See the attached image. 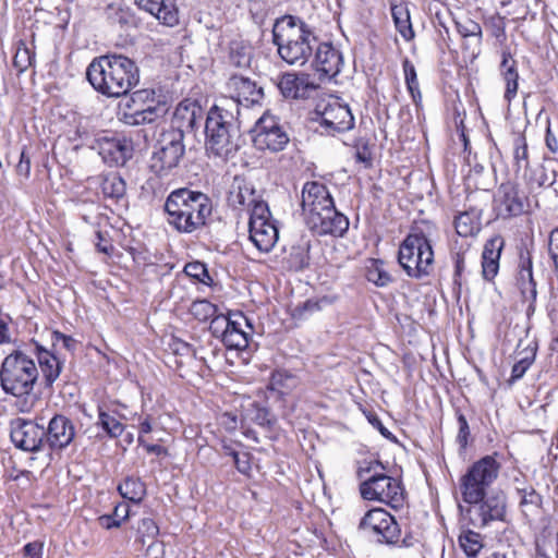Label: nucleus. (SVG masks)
<instances>
[{"label":"nucleus","instance_id":"f257e3e1","mask_svg":"<svg viewBox=\"0 0 558 558\" xmlns=\"http://www.w3.org/2000/svg\"><path fill=\"white\" fill-rule=\"evenodd\" d=\"M86 77L98 93L119 98L138 84L140 70L130 58L110 53L95 58L87 68Z\"/></svg>","mask_w":558,"mask_h":558},{"label":"nucleus","instance_id":"f03ea898","mask_svg":"<svg viewBox=\"0 0 558 558\" xmlns=\"http://www.w3.org/2000/svg\"><path fill=\"white\" fill-rule=\"evenodd\" d=\"M213 210L210 198L198 191L182 187L172 191L166 202L167 222L180 233H194L207 225Z\"/></svg>","mask_w":558,"mask_h":558},{"label":"nucleus","instance_id":"7ed1b4c3","mask_svg":"<svg viewBox=\"0 0 558 558\" xmlns=\"http://www.w3.org/2000/svg\"><path fill=\"white\" fill-rule=\"evenodd\" d=\"M240 110L233 100H220L207 112L205 122L206 148L222 158L233 155L240 147Z\"/></svg>","mask_w":558,"mask_h":558},{"label":"nucleus","instance_id":"20e7f679","mask_svg":"<svg viewBox=\"0 0 558 558\" xmlns=\"http://www.w3.org/2000/svg\"><path fill=\"white\" fill-rule=\"evenodd\" d=\"M272 43L286 63L303 66L314 53L317 37L302 19L283 15L274 24Z\"/></svg>","mask_w":558,"mask_h":558},{"label":"nucleus","instance_id":"39448f33","mask_svg":"<svg viewBox=\"0 0 558 558\" xmlns=\"http://www.w3.org/2000/svg\"><path fill=\"white\" fill-rule=\"evenodd\" d=\"M460 490L463 501L470 505L465 511L470 524L482 529L492 521L504 520L505 495L482 485L470 469L460 480Z\"/></svg>","mask_w":558,"mask_h":558},{"label":"nucleus","instance_id":"423d86ee","mask_svg":"<svg viewBox=\"0 0 558 558\" xmlns=\"http://www.w3.org/2000/svg\"><path fill=\"white\" fill-rule=\"evenodd\" d=\"M39 372L36 363L21 350L8 354L0 367V387L10 396L26 398L33 393Z\"/></svg>","mask_w":558,"mask_h":558},{"label":"nucleus","instance_id":"0eeeda50","mask_svg":"<svg viewBox=\"0 0 558 558\" xmlns=\"http://www.w3.org/2000/svg\"><path fill=\"white\" fill-rule=\"evenodd\" d=\"M379 465V462H367L366 466L359 468L357 476L360 480H363L360 485L361 495L366 500H378L397 509L403 505L404 500L403 488L400 482L376 472L369 477H365L366 474L372 473Z\"/></svg>","mask_w":558,"mask_h":558},{"label":"nucleus","instance_id":"6e6552de","mask_svg":"<svg viewBox=\"0 0 558 558\" xmlns=\"http://www.w3.org/2000/svg\"><path fill=\"white\" fill-rule=\"evenodd\" d=\"M398 262L410 277L420 279L430 274L434 252L422 231L414 229L403 240L399 247Z\"/></svg>","mask_w":558,"mask_h":558},{"label":"nucleus","instance_id":"1a4fd4ad","mask_svg":"<svg viewBox=\"0 0 558 558\" xmlns=\"http://www.w3.org/2000/svg\"><path fill=\"white\" fill-rule=\"evenodd\" d=\"M183 140V130L179 129L170 128L160 134L150 158V169L157 175H166L178 167L185 151Z\"/></svg>","mask_w":558,"mask_h":558},{"label":"nucleus","instance_id":"9d476101","mask_svg":"<svg viewBox=\"0 0 558 558\" xmlns=\"http://www.w3.org/2000/svg\"><path fill=\"white\" fill-rule=\"evenodd\" d=\"M126 107L131 109V111H124L121 121L131 126L153 123L167 112L166 104L156 100L154 89H140L134 92Z\"/></svg>","mask_w":558,"mask_h":558},{"label":"nucleus","instance_id":"9b49d317","mask_svg":"<svg viewBox=\"0 0 558 558\" xmlns=\"http://www.w3.org/2000/svg\"><path fill=\"white\" fill-rule=\"evenodd\" d=\"M359 529L378 543L393 545L399 542L401 530L395 517L383 508L368 510L361 519Z\"/></svg>","mask_w":558,"mask_h":558},{"label":"nucleus","instance_id":"f8f14e48","mask_svg":"<svg viewBox=\"0 0 558 558\" xmlns=\"http://www.w3.org/2000/svg\"><path fill=\"white\" fill-rule=\"evenodd\" d=\"M316 120L328 134L349 131L354 125V117L348 105L338 100L319 102L316 106Z\"/></svg>","mask_w":558,"mask_h":558},{"label":"nucleus","instance_id":"ddd939ff","mask_svg":"<svg viewBox=\"0 0 558 558\" xmlns=\"http://www.w3.org/2000/svg\"><path fill=\"white\" fill-rule=\"evenodd\" d=\"M253 141L258 149L280 151L288 145L290 138L277 118L265 113L256 122Z\"/></svg>","mask_w":558,"mask_h":558},{"label":"nucleus","instance_id":"4468645a","mask_svg":"<svg viewBox=\"0 0 558 558\" xmlns=\"http://www.w3.org/2000/svg\"><path fill=\"white\" fill-rule=\"evenodd\" d=\"M526 196L513 182L500 184L494 197V209L498 217L508 219L518 217L525 211Z\"/></svg>","mask_w":558,"mask_h":558},{"label":"nucleus","instance_id":"2eb2a0df","mask_svg":"<svg viewBox=\"0 0 558 558\" xmlns=\"http://www.w3.org/2000/svg\"><path fill=\"white\" fill-rule=\"evenodd\" d=\"M45 435L44 426L33 421L19 417L11 423V440L24 451L40 450L46 445Z\"/></svg>","mask_w":558,"mask_h":558},{"label":"nucleus","instance_id":"dca6fc26","mask_svg":"<svg viewBox=\"0 0 558 558\" xmlns=\"http://www.w3.org/2000/svg\"><path fill=\"white\" fill-rule=\"evenodd\" d=\"M332 204L333 199L328 189L323 183L312 181L303 185L301 207L305 223Z\"/></svg>","mask_w":558,"mask_h":558},{"label":"nucleus","instance_id":"f3484780","mask_svg":"<svg viewBox=\"0 0 558 558\" xmlns=\"http://www.w3.org/2000/svg\"><path fill=\"white\" fill-rule=\"evenodd\" d=\"M94 148L110 167L124 166L133 153L131 141L119 136H100L96 140Z\"/></svg>","mask_w":558,"mask_h":558},{"label":"nucleus","instance_id":"a211bd4d","mask_svg":"<svg viewBox=\"0 0 558 558\" xmlns=\"http://www.w3.org/2000/svg\"><path fill=\"white\" fill-rule=\"evenodd\" d=\"M227 88L230 97L222 100H233L240 106L250 107L259 104L264 97L263 88L258 87L254 81L241 75H232L228 83Z\"/></svg>","mask_w":558,"mask_h":558},{"label":"nucleus","instance_id":"6ab92c4d","mask_svg":"<svg viewBox=\"0 0 558 558\" xmlns=\"http://www.w3.org/2000/svg\"><path fill=\"white\" fill-rule=\"evenodd\" d=\"M317 235L342 236L349 228V219L338 211L335 203L306 223Z\"/></svg>","mask_w":558,"mask_h":558},{"label":"nucleus","instance_id":"aec40b11","mask_svg":"<svg viewBox=\"0 0 558 558\" xmlns=\"http://www.w3.org/2000/svg\"><path fill=\"white\" fill-rule=\"evenodd\" d=\"M312 66L320 77L331 78L338 75L343 65L342 53L329 43H318L314 48Z\"/></svg>","mask_w":558,"mask_h":558},{"label":"nucleus","instance_id":"412c9836","mask_svg":"<svg viewBox=\"0 0 558 558\" xmlns=\"http://www.w3.org/2000/svg\"><path fill=\"white\" fill-rule=\"evenodd\" d=\"M75 433L73 422L64 415L57 414L45 429V444L52 450H62L73 441Z\"/></svg>","mask_w":558,"mask_h":558},{"label":"nucleus","instance_id":"4be33fe9","mask_svg":"<svg viewBox=\"0 0 558 558\" xmlns=\"http://www.w3.org/2000/svg\"><path fill=\"white\" fill-rule=\"evenodd\" d=\"M518 284L523 299L529 302L526 314L530 316L535 312L537 290L532 271V259L529 253L520 255Z\"/></svg>","mask_w":558,"mask_h":558},{"label":"nucleus","instance_id":"5701e85b","mask_svg":"<svg viewBox=\"0 0 558 558\" xmlns=\"http://www.w3.org/2000/svg\"><path fill=\"white\" fill-rule=\"evenodd\" d=\"M505 241L501 235H495L486 241L482 253V274L486 280H492L498 274L499 259Z\"/></svg>","mask_w":558,"mask_h":558},{"label":"nucleus","instance_id":"b1692460","mask_svg":"<svg viewBox=\"0 0 558 558\" xmlns=\"http://www.w3.org/2000/svg\"><path fill=\"white\" fill-rule=\"evenodd\" d=\"M135 2L167 26H174L179 22L178 9L172 0H135Z\"/></svg>","mask_w":558,"mask_h":558},{"label":"nucleus","instance_id":"393cba45","mask_svg":"<svg viewBox=\"0 0 558 558\" xmlns=\"http://www.w3.org/2000/svg\"><path fill=\"white\" fill-rule=\"evenodd\" d=\"M250 240L263 253L270 252L279 239V231L275 221L258 222L248 227Z\"/></svg>","mask_w":558,"mask_h":558},{"label":"nucleus","instance_id":"a878e982","mask_svg":"<svg viewBox=\"0 0 558 558\" xmlns=\"http://www.w3.org/2000/svg\"><path fill=\"white\" fill-rule=\"evenodd\" d=\"M278 88L286 98L299 99L306 98L315 85L308 82L307 75L287 73L280 77Z\"/></svg>","mask_w":558,"mask_h":558},{"label":"nucleus","instance_id":"bb28decb","mask_svg":"<svg viewBox=\"0 0 558 558\" xmlns=\"http://www.w3.org/2000/svg\"><path fill=\"white\" fill-rule=\"evenodd\" d=\"M204 117L203 108L193 100L181 101L174 111V118L179 125L177 129L194 130L201 126Z\"/></svg>","mask_w":558,"mask_h":558},{"label":"nucleus","instance_id":"cd10ccee","mask_svg":"<svg viewBox=\"0 0 558 558\" xmlns=\"http://www.w3.org/2000/svg\"><path fill=\"white\" fill-rule=\"evenodd\" d=\"M37 361L46 387H51L60 377L63 362L52 352L37 347Z\"/></svg>","mask_w":558,"mask_h":558},{"label":"nucleus","instance_id":"c85d7f7f","mask_svg":"<svg viewBox=\"0 0 558 558\" xmlns=\"http://www.w3.org/2000/svg\"><path fill=\"white\" fill-rule=\"evenodd\" d=\"M500 73L506 83L505 99L508 102L517 96L519 87V73L517 69V61L512 58L509 50H502Z\"/></svg>","mask_w":558,"mask_h":558},{"label":"nucleus","instance_id":"c756f323","mask_svg":"<svg viewBox=\"0 0 558 558\" xmlns=\"http://www.w3.org/2000/svg\"><path fill=\"white\" fill-rule=\"evenodd\" d=\"M242 323H245L250 328H252L247 318L242 314H238L234 315V320H232L231 327L228 330H225L221 341L228 349L244 350L247 348L250 335L242 329Z\"/></svg>","mask_w":558,"mask_h":558},{"label":"nucleus","instance_id":"7c9ffc66","mask_svg":"<svg viewBox=\"0 0 558 558\" xmlns=\"http://www.w3.org/2000/svg\"><path fill=\"white\" fill-rule=\"evenodd\" d=\"M499 469V463L492 456L483 457L470 468L476 480L488 489L498 477Z\"/></svg>","mask_w":558,"mask_h":558},{"label":"nucleus","instance_id":"2f4dec72","mask_svg":"<svg viewBox=\"0 0 558 558\" xmlns=\"http://www.w3.org/2000/svg\"><path fill=\"white\" fill-rule=\"evenodd\" d=\"M256 190L251 183L239 181L233 185L230 192L229 201L235 208H251V206L259 198Z\"/></svg>","mask_w":558,"mask_h":558},{"label":"nucleus","instance_id":"473e14b6","mask_svg":"<svg viewBox=\"0 0 558 558\" xmlns=\"http://www.w3.org/2000/svg\"><path fill=\"white\" fill-rule=\"evenodd\" d=\"M311 243L308 240L302 239L300 242L291 246L286 258L287 265L291 270L300 271L310 265Z\"/></svg>","mask_w":558,"mask_h":558},{"label":"nucleus","instance_id":"72a5a7b5","mask_svg":"<svg viewBox=\"0 0 558 558\" xmlns=\"http://www.w3.org/2000/svg\"><path fill=\"white\" fill-rule=\"evenodd\" d=\"M454 227L460 236L475 235L481 229L480 214L474 209L460 213L454 219Z\"/></svg>","mask_w":558,"mask_h":558},{"label":"nucleus","instance_id":"f704fd0d","mask_svg":"<svg viewBox=\"0 0 558 558\" xmlns=\"http://www.w3.org/2000/svg\"><path fill=\"white\" fill-rule=\"evenodd\" d=\"M391 15L396 25L397 31L403 37L404 40L409 41L414 37V32L410 21V13L403 4H392Z\"/></svg>","mask_w":558,"mask_h":558},{"label":"nucleus","instance_id":"c9c22d12","mask_svg":"<svg viewBox=\"0 0 558 558\" xmlns=\"http://www.w3.org/2000/svg\"><path fill=\"white\" fill-rule=\"evenodd\" d=\"M459 545L468 557H476L482 550L483 536L472 530L462 531L459 535Z\"/></svg>","mask_w":558,"mask_h":558},{"label":"nucleus","instance_id":"e433bc0d","mask_svg":"<svg viewBox=\"0 0 558 558\" xmlns=\"http://www.w3.org/2000/svg\"><path fill=\"white\" fill-rule=\"evenodd\" d=\"M365 271L367 280L378 287H386L392 280L384 267V262L379 259H369L365 266Z\"/></svg>","mask_w":558,"mask_h":558},{"label":"nucleus","instance_id":"4c0bfd02","mask_svg":"<svg viewBox=\"0 0 558 558\" xmlns=\"http://www.w3.org/2000/svg\"><path fill=\"white\" fill-rule=\"evenodd\" d=\"M252 61V47L242 41H233L230 45V62L241 69L248 68Z\"/></svg>","mask_w":558,"mask_h":558},{"label":"nucleus","instance_id":"58836bf2","mask_svg":"<svg viewBox=\"0 0 558 558\" xmlns=\"http://www.w3.org/2000/svg\"><path fill=\"white\" fill-rule=\"evenodd\" d=\"M518 361L514 363L511 372V379L517 380L524 376L526 371L533 364L536 355L535 347H526L523 350L518 351Z\"/></svg>","mask_w":558,"mask_h":558},{"label":"nucleus","instance_id":"ea45409f","mask_svg":"<svg viewBox=\"0 0 558 558\" xmlns=\"http://www.w3.org/2000/svg\"><path fill=\"white\" fill-rule=\"evenodd\" d=\"M118 490L124 499L140 502L145 496V485L138 478L128 477L118 486Z\"/></svg>","mask_w":558,"mask_h":558},{"label":"nucleus","instance_id":"a19ab883","mask_svg":"<svg viewBox=\"0 0 558 558\" xmlns=\"http://www.w3.org/2000/svg\"><path fill=\"white\" fill-rule=\"evenodd\" d=\"M101 191L105 196L119 199L125 195L126 183L119 174H109L101 183Z\"/></svg>","mask_w":558,"mask_h":558},{"label":"nucleus","instance_id":"79ce46f5","mask_svg":"<svg viewBox=\"0 0 558 558\" xmlns=\"http://www.w3.org/2000/svg\"><path fill=\"white\" fill-rule=\"evenodd\" d=\"M518 494L520 496V507L525 515H527V512H534L542 507L543 498L533 487L518 489Z\"/></svg>","mask_w":558,"mask_h":558},{"label":"nucleus","instance_id":"37998d69","mask_svg":"<svg viewBox=\"0 0 558 558\" xmlns=\"http://www.w3.org/2000/svg\"><path fill=\"white\" fill-rule=\"evenodd\" d=\"M513 161L517 172L529 168V149L526 140L523 135H518L513 140Z\"/></svg>","mask_w":558,"mask_h":558},{"label":"nucleus","instance_id":"c03bdc74","mask_svg":"<svg viewBox=\"0 0 558 558\" xmlns=\"http://www.w3.org/2000/svg\"><path fill=\"white\" fill-rule=\"evenodd\" d=\"M296 386V379L294 376L283 373L276 372L270 378L269 387L271 390L278 391L280 395H286Z\"/></svg>","mask_w":558,"mask_h":558},{"label":"nucleus","instance_id":"a18cd8bd","mask_svg":"<svg viewBox=\"0 0 558 558\" xmlns=\"http://www.w3.org/2000/svg\"><path fill=\"white\" fill-rule=\"evenodd\" d=\"M248 227L256 226L258 222L262 223L267 221H274L267 203L264 202L260 197L256 199V202L251 206V208H248Z\"/></svg>","mask_w":558,"mask_h":558},{"label":"nucleus","instance_id":"49530a36","mask_svg":"<svg viewBox=\"0 0 558 558\" xmlns=\"http://www.w3.org/2000/svg\"><path fill=\"white\" fill-rule=\"evenodd\" d=\"M35 53L23 43L21 41L17 45L14 58L13 65L19 72L26 71L34 62Z\"/></svg>","mask_w":558,"mask_h":558},{"label":"nucleus","instance_id":"de8ad7c7","mask_svg":"<svg viewBox=\"0 0 558 558\" xmlns=\"http://www.w3.org/2000/svg\"><path fill=\"white\" fill-rule=\"evenodd\" d=\"M403 71H404V77H405V84L408 87V90L410 92L413 100L417 102V99H421V92L418 88V81L415 68L413 63L405 59L403 61Z\"/></svg>","mask_w":558,"mask_h":558},{"label":"nucleus","instance_id":"09e8293b","mask_svg":"<svg viewBox=\"0 0 558 558\" xmlns=\"http://www.w3.org/2000/svg\"><path fill=\"white\" fill-rule=\"evenodd\" d=\"M98 425H100L110 437H119L124 430V426L114 416L104 411L99 412Z\"/></svg>","mask_w":558,"mask_h":558},{"label":"nucleus","instance_id":"8fccbe9b","mask_svg":"<svg viewBox=\"0 0 558 558\" xmlns=\"http://www.w3.org/2000/svg\"><path fill=\"white\" fill-rule=\"evenodd\" d=\"M457 29L462 37H474L478 45L482 43L483 31L477 22L471 19L461 20L457 22Z\"/></svg>","mask_w":558,"mask_h":558},{"label":"nucleus","instance_id":"3c124183","mask_svg":"<svg viewBox=\"0 0 558 558\" xmlns=\"http://www.w3.org/2000/svg\"><path fill=\"white\" fill-rule=\"evenodd\" d=\"M484 26L493 37L502 40L506 37V22L499 14H494L485 19Z\"/></svg>","mask_w":558,"mask_h":558},{"label":"nucleus","instance_id":"603ef678","mask_svg":"<svg viewBox=\"0 0 558 558\" xmlns=\"http://www.w3.org/2000/svg\"><path fill=\"white\" fill-rule=\"evenodd\" d=\"M232 318L231 316L217 315L210 322V330L214 336L223 338L225 330H228L231 327Z\"/></svg>","mask_w":558,"mask_h":558},{"label":"nucleus","instance_id":"864d4df0","mask_svg":"<svg viewBox=\"0 0 558 558\" xmlns=\"http://www.w3.org/2000/svg\"><path fill=\"white\" fill-rule=\"evenodd\" d=\"M184 271L187 276L195 278L203 283H206V280L210 279L205 264L201 262L189 263L184 267Z\"/></svg>","mask_w":558,"mask_h":558},{"label":"nucleus","instance_id":"5fc2aeb1","mask_svg":"<svg viewBox=\"0 0 558 558\" xmlns=\"http://www.w3.org/2000/svg\"><path fill=\"white\" fill-rule=\"evenodd\" d=\"M159 533V529L156 522L150 518H144L138 524V534L141 535L142 542L145 543V538L153 539Z\"/></svg>","mask_w":558,"mask_h":558},{"label":"nucleus","instance_id":"6e6d98bb","mask_svg":"<svg viewBox=\"0 0 558 558\" xmlns=\"http://www.w3.org/2000/svg\"><path fill=\"white\" fill-rule=\"evenodd\" d=\"M251 418L259 426L270 427L275 423L269 410L258 405H254L253 416Z\"/></svg>","mask_w":558,"mask_h":558},{"label":"nucleus","instance_id":"4d7b16f0","mask_svg":"<svg viewBox=\"0 0 558 558\" xmlns=\"http://www.w3.org/2000/svg\"><path fill=\"white\" fill-rule=\"evenodd\" d=\"M52 340L54 343H61L62 347L69 351H73L76 347V340H74L71 336H66L60 331H54L52 333Z\"/></svg>","mask_w":558,"mask_h":558},{"label":"nucleus","instance_id":"13d9d810","mask_svg":"<svg viewBox=\"0 0 558 558\" xmlns=\"http://www.w3.org/2000/svg\"><path fill=\"white\" fill-rule=\"evenodd\" d=\"M458 423H459L458 440L462 447H465L468 444V436L470 434V429H469L468 421L463 414H459Z\"/></svg>","mask_w":558,"mask_h":558},{"label":"nucleus","instance_id":"bf43d9fd","mask_svg":"<svg viewBox=\"0 0 558 558\" xmlns=\"http://www.w3.org/2000/svg\"><path fill=\"white\" fill-rule=\"evenodd\" d=\"M192 311L195 315L203 314L204 318H207L208 316L214 314L215 307L208 301H198L193 304Z\"/></svg>","mask_w":558,"mask_h":558},{"label":"nucleus","instance_id":"052dcab7","mask_svg":"<svg viewBox=\"0 0 558 558\" xmlns=\"http://www.w3.org/2000/svg\"><path fill=\"white\" fill-rule=\"evenodd\" d=\"M548 250L558 269V228L554 229L549 234Z\"/></svg>","mask_w":558,"mask_h":558},{"label":"nucleus","instance_id":"680f3d73","mask_svg":"<svg viewBox=\"0 0 558 558\" xmlns=\"http://www.w3.org/2000/svg\"><path fill=\"white\" fill-rule=\"evenodd\" d=\"M234 465L242 474H247L251 470L250 458L247 453H234Z\"/></svg>","mask_w":558,"mask_h":558},{"label":"nucleus","instance_id":"e2e57ef3","mask_svg":"<svg viewBox=\"0 0 558 558\" xmlns=\"http://www.w3.org/2000/svg\"><path fill=\"white\" fill-rule=\"evenodd\" d=\"M368 422L378 429V432L388 440L397 441V438L384 426L381 421L376 415H369Z\"/></svg>","mask_w":558,"mask_h":558},{"label":"nucleus","instance_id":"0e129e2a","mask_svg":"<svg viewBox=\"0 0 558 558\" xmlns=\"http://www.w3.org/2000/svg\"><path fill=\"white\" fill-rule=\"evenodd\" d=\"M43 547H44V544L40 542L27 543L23 548V553L26 557H29V558L41 557L43 556Z\"/></svg>","mask_w":558,"mask_h":558},{"label":"nucleus","instance_id":"69168bd1","mask_svg":"<svg viewBox=\"0 0 558 558\" xmlns=\"http://www.w3.org/2000/svg\"><path fill=\"white\" fill-rule=\"evenodd\" d=\"M16 172L25 178L29 177L31 173V159L26 155L25 150H22L20 162L16 166Z\"/></svg>","mask_w":558,"mask_h":558},{"label":"nucleus","instance_id":"338daca9","mask_svg":"<svg viewBox=\"0 0 558 558\" xmlns=\"http://www.w3.org/2000/svg\"><path fill=\"white\" fill-rule=\"evenodd\" d=\"M545 144H546V147L550 150V153H553V154L558 153V140L555 136V134L553 133L549 123L546 128Z\"/></svg>","mask_w":558,"mask_h":558},{"label":"nucleus","instance_id":"774afa93","mask_svg":"<svg viewBox=\"0 0 558 558\" xmlns=\"http://www.w3.org/2000/svg\"><path fill=\"white\" fill-rule=\"evenodd\" d=\"M98 524L107 530L112 527H119L121 525V520H117L111 514H104L98 518Z\"/></svg>","mask_w":558,"mask_h":558}]
</instances>
